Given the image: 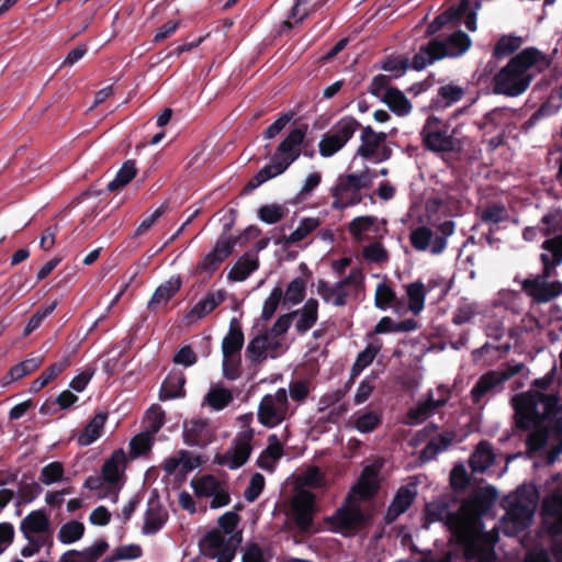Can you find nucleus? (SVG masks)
Returning a JSON list of instances; mask_svg holds the SVG:
<instances>
[{
	"label": "nucleus",
	"mask_w": 562,
	"mask_h": 562,
	"mask_svg": "<svg viewBox=\"0 0 562 562\" xmlns=\"http://www.w3.org/2000/svg\"><path fill=\"white\" fill-rule=\"evenodd\" d=\"M551 61L550 57L537 48L521 50L494 77V92L508 97L520 95L535 75L547 69Z\"/></svg>",
	"instance_id": "obj_2"
},
{
	"label": "nucleus",
	"mask_w": 562,
	"mask_h": 562,
	"mask_svg": "<svg viewBox=\"0 0 562 562\" xmlns=\"http://www.w3.org/2000/svg\"><path fill=\"white\" fill-rule=\"evenodd\" d=\"M371 182V177L368 175V170L360 175H347L338 178V193L341 194L346 190H351L353 193L366 188Z\"/></svg>",
	"instance_id": "obj_41"
},
{
	"label": "nucleus",
	"mask_w": 562,
	"mask_h": 562,
	"mask_svg": "<svg viewBox=\"0 0 562 562\" xmlns=\"http://www.w3.org/2000/svg\"><path fill=\"white\" fill-rule=\"evenodd\" d=\"M106 418L108 415L105 413H97L78 436V443L80 446H89L97 441L103 434Z\"/></svg>",
	"instance_id": "obj_32"
},
{
	"label": "nucleus",
	"mask_w": 562,
	"mask_h": 562,
	"mask_svg": "<svg viewBox=\"0 0 562 562\" xmlns=\"http://www.w3.org/2000/svg\"><path fill=\"white\" fill-rule=\"evenodd\" d=\"M374 304L381 311L392 307L394 312L400 315H402L405 310L403 305L396 302L394 291L384 282L379 283L375 289Z\"/></svg>",
	"instance_id": "obj_33"
},
{
	"label": "nucleus",
	"mask_w": 562,
	"mask_h": 562,
	"mask_svg": "<svg viewBox=\"0 0 562 562\" xmlns=\"http://www.w3.org/2000/svg\"><path fill=\"white\" fill-rule=\"evenodd\" d=\"M361 279V273L358 270L350 271L348 278L330 284L325 281L317 283V294L328 304L341 306L346 303L347 293L345 286L350 282H358Z\"/></svg>",
	"instance_id": "obj_18"
},
{
	"label": "nucleus",
	"mask_w": 562,
	"mask_h": 562,
	"mask_svg": "<svg viewBox=\"0 0 562 562\" xmlns=\"http://www.w3.org/2000/svg\"><path fill=\"white\" fill-rule=\"evenodd\" d=\"M409 240L412 246L418 251H429L431 255H440L447 247L443 236L434 234L426 226H420L411 232Z\"/></svg>",
	"instance_id": "obj_20"
},
{
	"label": "nucleus",
	"mask_w": 562,
	"mask_h": 562,
	"mask_svg": "<svg viewBox=\"0 0 562 562\" xmlns=\"http://www.w3.org/2000/svg\"><path fill=\"white\" fill-rule=\"evenodd\" d=\"M44 361V358L41 356L36 357H30L25 359L24 361L15 364L10 369V378L11 380H20L24 378L25 375L30 374L31 372L38 369Z\"/></svg>",
	"instance_id": "obj_45"
},
{
	"label": "nucleus",
	"mask_w": 562,
	"mask_h": 562,
	"mask_svg": "<svg viewBox=\"0 0 562 562\" xmlns=\"http://www.w3.org/2000/svg\"><path fill=\"white\" fill-rule=\"evenodd\" d=\"M291 414L285 389H279L273 394L265 395L258 407L259 423L269 428L280 425Z\"/></svg>",
	"instance_id": "obj_11"
},
{
	"label": "nucleus",
	"mask_w": 562,
	"mask_h": 562,
	"mask_svg": "<svg viewBox=\"0 0 562 562\" xmlns=\"http://www.w3.org/2000/svg\"><path fill=\"white\" fill-rule=\"evenodd\" d=\"M318 304L315 300H307L300 312V318L295 325L301 333L308 330L317 321Z\"/></svg>",
	"instance_id": "obj_43"
},
{
	"label": "nucleus",
	"mask_w": 562,
	"mask_h": 562,
	"mask_svg": "<svg viewBox=\"0 0 562 562\" xmlns=\"http://www.w3.org/2000/svg\"><path fill=\"white\" fill-rule=\"evenodd\" d=\"M136 175V167L133 161H126L117 171L115 178L108 183V189L114 191L126 186Z\"/></svg>",
	"instance_id": "obj_48"
},
{
	"label": "nucleus",
	"mask_w": 562,
	"mask_h": 562,
	"mask_svg": "<svg viewBox=\"0 0 562 562\" xmlns=\"http://www.w3.org/2000/svg\"><path fill=\"white\" fill-rule=\"evenodd\" d=\"M338 183L333 189V207L334 209H345L350 205H355L361 201L360 193L352 192L351 190L344 191L340 195L337 194L338 192Z\"/></svg>",
	"instance_id": "obj_56"
},
{
	"label": "nucleus",
	"mask_w": 562,
	"mask_h": 562,
	"mask_svg": "<svg viewBox=\"0 0 562 562\" xmlns=\"http://www.w3.org/2000/svg\"><path fill=\"white\" fill-rule=\"evenodd\" d=\"M380 465L372 464L363 469L358 483L352 487L348 495V502L352 499H368L372 497L379 488Z\"/></svg>",
	"instance_id": "obj_21"
},
{
	"label": "nucleus",
	"mask_w": 562,
	"mask_h": 562,
	"mask_svg": "<svg viewBox=\"0 0 562 562\" xmlns=\"http://www.w3.org/2000/svg\"><path fill=\"white\" fill-rule=\"evenodd\" d=\"M244 344V335L241 330L237 327H231L228 334L224 337L222 341V351H223V372L224 375L229 379H236V372H228V363L231 358H235V356L239 352Z\"/></svg>",
	"instance_id": "obj_26"
},
{
	"label": "nucleus",
	"mask_w": 562,
	"mask_h": 562,
	"mask_svg": "<svg viewBox=\"0 0 562 562\" xmlns=\"http://www.w3.org/2000/svg\"><path fill=\"white\" fill-rule=\"evenodd\" d=\"M243 562H269V555L256 543L245 547Z\"/></svg>",
	"instance_id": "obj_64"
},
{
	"label": "nucleus",
	"mask_w": 562,
	"mask_h": 562,
	"mask_svg": "<svg viewBox=\"0 0 562 562\" xmlns=\"http://www.w3.org/2000/svg\"><path fill=\"white\" fill-rule=\"evenodd\" d=\"M416 497V486H403L396 492L393 502L389 506L386 519L395 520L401 514L405 513Z\"/></svg>",
	"instance_id": "obj_29"
},
{
	"label": "nucleus",
	"mask_w": 562,
	"mask_h": 562,
	"mask_svg": "<svg viewBox=\"0 0 562 562\" xmlns=\"http://www.w3.org/2000/svg\"><path fill=\"white\" fill-rule=\"evenodd\" d=\"M493 461L494 453L492 447L486 442H482L472 454L470 463L473 471L483 472L491 467Z\"/></svg>",
	"instance_id": "obj_40"
},
{
	"label": "nucleus",
	"mask_w": 562,
	"mask_h": 562,
	"mask_svg": "<svg viewBox=\"0 0 562 562\" xmlns=\"http://www.w3.org/2000/svg\"><path fill=\"white\" fill-rule=\"evenodd\" d=\"M512 498L510 508L499 525L507 536H515L530 525L536 513L538 494L533 486H524Z\"/></svg>",
	"instance_id": "obj_6"
},
{
	"label": "nucleus",
	"mask_w": 562,
	"mask_h": 562,
	"mask_svg": "<svg viewBox=\"0 0 562 562\" xmlns=\"http://www.w3.org/2000/svg\"><path fill=\"white\" fill-rule=\"evenodd\" d=\"M257 268L258 263L255 259H240L231 269L228 278L233 281L241 282L246 280Z\"/></svg>",
	"instance_id": "obj_46"
},
{
	"label": "nucleus",
	"mask_w": 562,
	"mask_h": 562,
	"mask_svg": "<svg viewBox=\"0 0 562 562\" xmlns=\"http://www.w3.org/2000/svg\"><path fill=\"white\" fill-rule=\"evenodd\" d=\"M452 441V436L449 434L439 436L438 438L432 439L424 449L423 458L425 460H430L435 458L439 452L443 451L448 448L450 442Z\"/></svg>",
	"instance_id": "obj_54"
},
{
	"label": "nucleus",
	"mask_w": 562,
	"mask_h": 562,
	"mask_svg": "<svg viewBox=\"0 0 562 562\" xmlns=\"http://www.w3.org/2000/svg\"><path fill=\"white\" fill-rule=\"evenodd\" d=\"M296 481L300 486L312 488H319L326 485L324 475L315 467L307 468L302 474L297 476Z\"/></svg>",
	"instance_id": "obj_49"
},
{
	"label": "nucleus",
	"mask_w": 562,
	"mask_h": 562,
	"mask_svg": "<svg viewBox=\"0 0 562 562\" xmlns=\"http://www.w3.org/2000/svg\"><path fill=\"white\" fill-rule=\"evenodd\" d=\"M383 102L390 108V110L398 115L405 116L411 113L412 104L403 92L397 89L390 90Z\"/></svg>",
	"instance_id": "obj_38"
},
{
	"label": "nucleus",
	"mask_w": 562,
	"mask_h": 562,
	"mask_svg": "<svg viewBox=\"0 0 562 562\" xmlns=\"http://www.w3.org/2000/svg\"><path fill=\"white\" fill-rule=\"evenodd\" d=\"M190 485L198 497L210 499L212 509L225 507L231 502L227 483L212 474L196 476L191 480Z\"/></svg>",
	"instance_id": "obj_12"
},
{
	"label": "nucleus",
	"mask_w": 562,
	"mask_h": 562,
	"mask_svg": "<svg viewBox=\"0 0 562 562\" xmlns=\"http://www.w3.org/2000/svg\"><path fill=\"white\" fill-rule=\"evenodd\" d=\"M542 519L550 533L562 532V491L554 492L543 501Z\"/></svg>",
	"instance_id": "obj_22"
},
{
	"label": "nucleus",
	"mask_w": 562,
	"mask_h": 562,
	"mask_svg": "<svg viewBox=\"0 0 562 562\" xmlns=\"http://www.w3.org/2000/svg\"><path fill=\"white\" fill-rule=\"evenodd\" d=\"M64 467L60 462L54 461L42 469L40 481L45 485H50L63 481Z\"/></svg>",
	"instance_id": "obj_53"
},
{
	"label": "nucleus",
	"mask_w": 562,
	"mask_h": 562,
	"mask_svg": "<svg viewBox=\"0 0 562 562\" xmlns=\"http://www.w3.org/2000/svg\"><path fill=\"white\" fill-rule=\"evenodd\" d=\"M126 462L127 458L125 451L123 449L115 450L112 456L105 460L102 467V475L89 476L85 482V487L94 491L98 498H111L113 503H116L119 492L124 484Z\"/></svg>",
	"instance_id": "obj_5"
},
{
	"label": "nucleus",
	"mask_w": 562,
	"mask_h": 562,
	"mask_svg": "<svg viewBox=\"0 0 562 562\" xmlns=\"http://www.w3.org/2000/svg\"><path fill=\"white\" fill-rule=\"evenodd\" d=\"M509 217L505 206L494 204L481 212V221L486 225H497Z\"/></svg>",
	"instance_id": "obj_50"
},
{
	"label": "nucleus",
	"mask_w": 562,
	"mask_h": 562,
	"mask_svg": "<svg viewBox=\"0 0 562 562\" xmlns=\"http://www.w3.org/2000/svg\"><path fill=\"white\" fill-rule=\"evenodd\" d=\"M558 403V396L542 395L537 389L518 394L513 398L517 427L521 429L535 428L527 441L530 450H538L544 446L546 434L539 430L538 427L542 420L554 414Z\"/></svg>",
	"instance_id": "obj_3"
},
{
	"label": "nucleus",
	"mask_w": 562,
	"mask_h": 562,
	"mask_svg": "<svg viewBox=\"0 0 562 562\" xmlns=\"http://www.w3.org/2000/svg\"><path fill=\"white\" fill-rule=\"evenodd\" d=\"M349 232L358 241L381 238L385 232L384 222L372 216H359L350 222Z\"/></svg>",
	"instance_id": "obj_23"
},
{
	"label": "nucleus",
	"mask_w": 562,
	"mask_h": 562,
	"mask_svg": "<svg viewBox=\"0 0 562 562\" xmlns=\"http://www.w3.org/2000/svg\"><path fill=\"white\" fill-rule=\"evenodd\" d=\"M406 295L409 311L418 315L425 306L426 289L422 282H413L406 285Z\"/></svg>",
	"instance_id": "obj_39"
},
{
	"label": "nucleus",
	"mask_w": 562,
	"mask_h": 562,
	"mask_svg": "<svg viewBox=\"0 0 562 562\" xmlns=\"http://www.w3.org/2000/svg\"><path fill=\"white\" fill-rule=\"evenodd\" d=\"M186 379L180 372L170 373L162 382L160 389V400H172L181 397L184 394L183 386Z\"/></svg>",
	"instance_id": "obj_37"
},
{
	"label": "nucleus",
	"mask_w": 562,
	"mask_h": 562,
	"mask_svg": "<svg viewBox=\"0 0 562 562\" xmlns=\"http://www.w3.org/2000/svg\"><path fill=\"white\" fill-rule=\"evenodd\" d=\"M85 525L78 520H70L59 528L57 538L64 544H71L82 538Z\"/></svg>",
	"instance_id": "obj_42"
},
{
	"label": "nucleus",
	"mask_w": 562,
	"mask_h": 562,
	"mask_svg": "<svg viewBox=\"0 0 562 562\" xmlns=\"http://www.w3.org/2000/svg\"><path fill=\"white\" fill-rule=\"evenodd\" d=\"M283 456V445L277 435H270L267 448L260 453L257 463L267 471H272Z\"/></svg>",
	"instance_id": "obj_30"
},
{
	"label": "nucleus",
	"mask_w": 562,
	"mask_h": 562,
	"mask_svg": "<svg viewBox=\"0 0 562 562\" xmlns=\"http://www.w3.org/2000/svg\"><path fill=\"white\" fill-rule=\"evenodd\" d=\"M183 437L190 446L204 447L212 442L213 431L203 420H190L184 423Z\"/></svg>",
	"instance_id": "obj_27"
},
{
	"label": "nucleus",
	"mask_w": 562,
	"mask_h": 562,
	"mask_svg": "<svg viewBox=\"0 0 562 562\" xmlns=\"http://www.w3.org/2000/svg\"><path fill=\"white\" fill-rule=\"evenodd\" d=\"M20 530L24 538H43L49 541L50 519L43 509L33 510L27 514L20 524Z\"/></svg>",
	"instance_id": "obj_19"
},
{
	"label": "nucleus",
	"mask_w": 562,
	"mask_h": 562,
	"mask_svg": "<svg viewBox=\"0 0 562 562\" xmlns=\"http://www.w3.org/2000/svg\"><path fill=\"white\" fill-rule=\"evenodd\" d=\"M232 395L225 389H212L205 396L207 404L214 409L224 408L231 401Z\"/></svg>",
	"instance_id": "obj_59"
},
{
	"label": "nucleus",
	"mask_w": 562,
	"mask_h": 562,
	"mask_svg": "<svg viewBox=\"0 0 562 562\" xmlns=\"http://www.w3.org/2000/svg\"><path fill=\"white\" fill-rule=\"evenodd\" d=\"M167 513L157 504L149 505L143 525V533L155 535L167 521Z\"/></svg>",
	"instance_id": "obj_36"
},
{
	"label": "nucleus",
	"mask_w": 562,
	"mask_h": 562,
	"mask_svg": "<svg viewBox=\"0 0 562 562\" xmlns=\"http://www.w3.org/2000/svg\"><path fill=\"white\" fill-rule=\"evenodd\" d=\"M471 46L470 37L463 32H454L446 41H431L420 47L415 55L413 67L416 70L425 69L428 65L445 57H458L464 54Z\"/></svg>",
	"instance_id": "obj_7"
},
{
	"label": "nucleus",
	"mask_w": 562,
	"mask_h": 562,
	"mask_svg": "<svg viewBox=\"0 0 562 562\" xmlns=\"http://www.w3.org/2000/svg\"><path fill=\"white\" fill-rule=\"evenodd\" d=\"M428 522L445 520L453 538L464 546L467 559H487V553L481 552L482 543L481 524L479 520V505L474 499L463 502L454 515L448 513L447 505L441 501L431 502L426 506Z\"/></svg>",
	"instance_id": "obj_1"
},
{
	"label": "nucleus",
	"mask_w": 562,
	"mask_h": 562,
	"mask_svg": "<svg viewBox=\"0 0 562 562\" xmlns=\"http://www.w3.org/2000/svg\"><path fill=\"white\" fill-rule=\"evenodd\" d=\"M522 42L520 37L516 36H503L494 48L495 57H504L517 50L521 46Z\"/></svg>",
	"instance_id": "obj_57"
},
{
	"label": "nucleus",
	"mask_w": 562,
	"mask_h": 562,
	"mask_svg": "<svg viewBox=\"0 0 562 562\" xmlns=\"http://www.w3.org/2000/svg\"><path fill=\"white\" fill-rule=\"evenodd\" d=\"M512 375L513 372H508L505 370L492 371L486 373L479 380L477 384L472 390V395L474 400L479 401L481 396L496 389L504 381L508 380Z\"/></svg>",
	"instance_id": "obj_31"
},
{
	"label": "nucleus",
	"mask_w": 562,
	"mask_h": 562,
	"mask_svg": "<svg viewBox=\"0 0 562 562\" xmlns=\"http://www.w3.org/2000/svg\"><path fill=\"white\" fill-rule=\"evenodd\" d=\"M259 218L266 224H274L284 216V209L278 204L263 205L258 211Z\"/></svg>",
	"instance_id": "obj_61"
},
{
	"label": "nucleus",
	"mask_w": 562,
	"mask_h": 562,
	"mask_svg": "<svg viewBox=\"0 0 562 562\" xmlns=\"http://www.w3.org/2000/svg\"><path fill=\"white\" fill-rule=\"evenodd\" d=\"M355 499L351 503L347 501L335 515L327 517L325 522L329 529L346 536L355 532L363 521V515Z\"/></svg>",
	"instance_id": "obj_16"
},
{
	"label": "nucleus",
	"mask_w": 562,
	"mask_h": 562,
	"mask_svg": "<svg viewBox=\"0 0 562 562\" xmlns=\"http://www.w3.org/2000/svg\"><path fill=\"white\" fill-rule=\"evenodd\" d=\"M225 300V293L221 290L207 293L188 313L189 322H196L214 311Z\"/></svg>",
	"instance_id": "obj_28"
},
{
	"label": "nucleus",
	"mask_w": 562,
	"mask_h": 562,
	"mask_svg": "<svg viewBox=\"0 0 562 562\" xmlns=\"http://www.w3.org/2000/svg\"><path fill=\"white\" fill-rule=\"evenodd\" d=\"M319 225L321 221L317 217H304L300 221L297 227L285 238V241L289 244L297 243L304 239Z\"/></svg>",
	"instance_id": "obj_44"
},
{
	"label": "nucleus",
	"mask_w": 562,
	"mask_h": 562,
	"mask_svg": "<svg viewBox=\"0 0 562 562\" xmlns=\"http://www.w3.org/2000/svg\"><path fill=\"white\" fill-rule=\"evenodd\" d=\"M283 295V290L281 286H274L269 294V296L265 300L261 316L265 321L270 319L276 313L281 297Z\"/></svg>",
	"instance_id": "obj_55"
},
{
	"label": "nucleus",
	"mask_w": 562,
	"mask_h": 562,
	"mask_svg": "<svg viewBox=\"0 0 562 562\" xmlns=\"http://www.w3.org/2000/svg\"><path fill=\"white\" fill-rule=\"evenodd\" d=\"M382 423V412L380 409L362 408L355 412L347 427L356 429L360 434H370L374 431Z\"/></svg>",
	"instance_id": "obj_25"
},
{
	"label": "nucleus",
	"mask_w": 562,
	"mask_h": 562,
	"mask_svg": "<svg viewBox=\"0 0 562 562\" xmlns=\"http://www.w3.org/2000/svg\"><path fill=\"white\" fill-rule=\"evenodd\" d=\"M358 122L352 117H342L321 139L318 147L323 157H330L340 150L353 136Z\"/></svg>",
	"instance_id": "obj_14"
},
{
	"label": "nucleus",
	"mask_w": 562,
	"mask_h": 562,
	"mask_svg": "<svg viewBox=\"0 0 562 562\" xmlns=\"http://www.w3.org/2000/svg\"><path fill=\"white\" fill-rule=\"evenodd\" d=\"M154 441V435L149 434L148 431H143L135 437L132 438L130 442L131 447V454L133 458H137L151 448Z\"/></svg>",
	"instance_id": "obj_51"
},
{
	"label": "nucleus",
	"mask_w": 562,
	"mask_h": 562,
	"mask_svg": "<svg viewBox=\"0 0 562 562\" xmlns=\"http://www.w3.org/2000/svg\"><path fill=\"white\" fill-rule=\"evenodd\" d=\"M224 542V536L220 531H212L204 537L202 548L209 551L210 555L215 557L222 551Z\"/></svg>",
	"instance_id": "obj_60"
},
{
	"label": "nucleus",
	"mask_w": 562,
	"mask_h": 562,
	"mask_svg": "<svg viewBox=\"0 0 562 562\" xmlns=\"http://www.w3.org/2000/svg\"><path fill=\"white\" fill-rule=\"evenodd\" d=\"M252 437L254 432L251 429L238 434L231 448L224 454L215 456V462L232 470L244 465L251 453Z\"/></svg>",
	"instance_id": "obj_15"
},
{
	"label": "nucleus",
	"mask_w": 562,
	"mask_h": 562,
	"mask_svg": "<svg viewBox=\"0 0 562 562\" xmlns=\"http://www.w3.org/2000/svg\"><path fill=\"white\" fill-rule=\"evenodd\" d=\"M392 150L386 143V134L375 132L370 125L362 127L357 155L374 164L387 160Z\"/></svg>",
	"instance_id": "obj_13"
},
{
	"label": "nucleus",
	"mask_w": 562,
	"mask_h": 562,
	"mask_svg": "<svg viewBox=\"0 0 562 562\" xmlns=\"http://www.w3.org/2000/svg\"><path fill=\"white\" fill-rule=\"evenodd\" d=\"M109 549V543L103 539L95 540L91 546L80 551L87 562H97Z\"/></svg>",
	"instance_id": "obj_63"
},
{
	"label": "nucleus",
	"mask_w": 562,
	"mask_h": 562,
	"mask_svg": "<svg viewBox=\"0 0 562 562\" xmlns=\"http://www.w3.org/2000/svg\"><path fill=\"white\" fill-rule=\"evenodd\" d=\"M314 506L315 502L312 493L302 488L295 492L292 499V516L302 531H307L312 525Z\"/></svg>",
	"instance_id": "obj_17"
},
{
	"label": "nucleus",
	"mask_w": 562,
	"mask_h": 562,
	"mask_svg": "<svg viewBox=\"0 0 562 562\" xmlns=\"http://www.w3.org/2000/svg\"><path fill=\"white\" fill-rule=\"evenodd\" d=\"M272 348L273 342L268 335L257 336L247 346V355L251 361L258 362L267 357H274Z\"/></svg>",
	"instance_id": "obj_35"
},
{
	"label": "nucleus",
	"mask_w": 562,
	"mask_h": 562,
	"mask_svg": "<svg viewBox=\"0 0 562 562\" xmlns=\"http://www.w3.org/2000/svg\"><path fill=\"white\" fill-rule=\"evenodd\" d=\"M143 555V549L139 544L131 543L120 546L113 550L111 557L108 558L110 562L113 561H132L137 560Z\"/></svg>",
	"instance_id": "obj_47"
},
{
	"label": "nucleus",
	"mask_w": 562,
	"mask_h": 562,
	"mask_svg": "<svg viewBox=\"0 0 562 562\" xmlns=\"http://www.w3.org/2000/svg\"><path fill=\"white\" fill-rule=\"evenodd\" d=\"M544 235L562 231V212L552 211L541 220V227ZM543 248L551 254H542L541 259L544 266V277L550 276V267H555L562 262V235L548 239L543 243Z\"/></svg>",
	"instance_id": "obj_9"
},
{
	"label": "nucleus",
	"mask_w": 562,
	"mask_h": 562,
	"mask_svg": "<svg viewBox=\"0 0 562 562\" xmlns=\"http://www.w3.org/2000/svg\"><path fill=\"white\" fill-rule=\"evenodd\" d=\"M420 135L424 145L431 151H453L461 146L457 131L435 116L427 119Z\"/></svg>",
	"instance_id": "obj_8"
},
{
	"label": "nucleus",
	"mask_w": 562,
	"mask_h": 562,
	"mask_svg": "<svg viewBox=\"0 0 562 562\" xmlns=\"http://www.w3.org/2000/svg\"><path fill=\"white\" fill-rule=\"evenodd\" d=\"M181 280L179 277H171L165 283L160 284L153 294L151 300L148 302L149 308H155L158 305L168 303L171 297L180 290Z\"/></svg>",
	"instance_id": "obj_34"
},
{
	"label": "nucleus",
	"mask_w": 562,
	"mask_h": 562,
	"mask_svg": "<svg viewBox=\"0 0 562 562\" xmlns=\"http://www.w3.org/2000/svg\"><path fill=\"white\" fill-rule=\"evenodd\" d=\"M165 422V413L158 406H151L145 415V427L149 434L154 435L159 431Z\"/></svg>",
	"instance_id": "obj_52"
},
{
	"label": "nucleus",
	"mask_w": 562,
	"mask_h": 562,
	"mask_svg": "<svg viewBox=\"0 0 562 562\" xmlns=\"http://www.w3.org/2000/svg\"><path fill=\"white\" fill-rule=\"evenodd\" d=\"M305 137L302 128L292 130L278 146L272 161L261 168L246 184L245 190L251 191L266 181L283 173L301 154V144Z\"/></svg>",
	"instance_id": "obj_4"
},
{
	"label": "nucleus",
	"mask_w": 562,
	"mask_h": 562,
	"mask_svg": "<svg viewBox=\"0 0 562 562\" xmlns=\"http://www.w3.org/2000/svg\"><path fill=\"white\" fill-rule=\"evenodd\" d=\"M479 2L474 1L473 5L470 0H461L457 8H450L428 26V34H435L447 25L459 26L464 24L469 31L476 30V11L479 10Z\"/></svg>",
	"instance_id": "obj_10"
},
{
	"label": "nucleus",
	"mask_w": 562,
	"mask_h": 562,
	"mask_svg": "<svg viewBox=\"0 0 562 562\" xmlns=\"http://www.w3.org/2000/svg\"><path fill=\"white\" fill-rule=\"evenodd\" d=\"M380 349L381 344L379 341L369 342L366 349L358 355L353 369L363 370L373 361Z\"/></svg>",
	"instance_id": "obj_58"
},
{
	"label": "nucleus",
	"mask_w": 562,
	"mask_h": 562,
	"mask_svg": "<svg viewBox=\"0 0 562 562\" xmlns=\"http://www.w3.org/2000/svg\"><path fill=\"white\" fill-rule=\"evenodd\" d=\"M304 281L301 278L292 280L284 293V300L293 305L300 303L304 296Z\"/></svg>",
	"instance_id": "obj_62"
},
{
	"label": "nucleus",
	"mask_w": 562,
	"mask_h": 562,
	"mask_svg": "<svg viewBox=\"0 0 562 562\" xmlns=\"http://www.w3.org/2000/svg\"><path fill=\"white\" fill-rule=\"evenodd\" d=\"M524 290L536 302L544 303L562 293V283L547 282L544 279L526 280Z\"/></svg>",
	"instance_id": "obj_24"
}]
</instances>
